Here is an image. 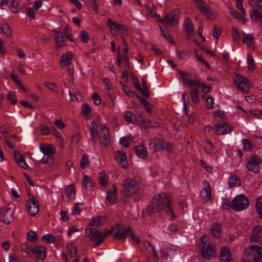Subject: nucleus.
Here are the masks:
<instances>
[{
    "label": "nucleus",
    "mask_w": 262,
    "mask_h": 262,
    "mask_svg": "<svg viewBox=\"0 0 262 262\" xmlns=\"http://www.w3.org/2000/svg\"><path fill=\"white\" fill-rule=\"evenodd\" d=\"M171 200L165 193H159L154 197L151 203L146 208L147 213L152 215L165 209L167 214H171V219H175L176 216L171 208Z\"/></svg>",
    "instance_id": "obj_1"
},
{
    "label": "nucleus",
    "mask_w": 262,
    "mask_h": 262,
    "mask_svg": "<svg viewBox=\"0 0 262 262\" xmlns=\"http://www.w3.org/2000/svg\"><path fill=\"white\" fill-rule=\"evenodd\" d=\"M243 257L246 261L253 260L254 262H261L262 249L259 247L252 245L245 249Z\"/></svg>",
    "instance_id": "obj_2"
},
{
    "label": "nucleus",
    "mask_w": 262,
    "mask_h": 262,
    "mask_svg": "<svg viewBox=\"0 0 262 262\" xmlns=\"http://www.w3.org/2000/svg\"><path fill=\"white\" fill-rule=\"evenodd\" d=\"M206 238V236L205 235L202 237L200 248L202 256L204 258L208 259L215 256V250L213 244L210 242L206 243L204 241V239Z\"/></svg>",
    "instance_id": "obj_3"
},
{
    "label": "nucleus",
    "mask_w": 262,
    "mask_h": 262,
    "mask_svg": "<svg viewBox=\"0 0 262 262\" xmlns=\"http://www.w3.org/2000/svg\"><path fill=\"white\" fill-rule=\"evenodd\" d=\"M249 205L247 198L244 194L237 195L232 201L231 208L236 211H240L247 208Z\"/></svg>",
    "instance_id": "obj_4"
},
{
    "label": "nucleus",
    "mask_w": 262,
    "mask_h": 262,
    "mask_svg": "<svg viewBox=\"0 0 262 262\" xmlns=\"http://www.w3.org/2000/svg\"><path fill=\"white\" fill-rule=\"evenodd\" d=\"M124 191L126 195L131 196L134 193H138L139 186L138 183L133 179H126L123 182Z\"/></svg>",
    "instance_id": "obj_5"
},
{
    "label": "nucleus",
    "mask_w": 262,
    "mask_h": 262,
    "mask_svg": "<svg viewBox=\"0 0 262 262\" xmlns=\"http://www.w3.org/2000/svg\"><path fill=\"white\" fill-rule=\"evenodd\" d=\"M234 82L236 86L242 92L244 93H249L250 82L247 78L237 74L236 75Z\"/></svg>",
    "instance_id": "obj_6"
},
{
    "label": "nucleus",
    "mask_w": 262,
    "mask_h": 262,
    "mask_svg": "<svg viewBox=\"0 0 262 262\" xmlns=\"http://www.w3.org/2000/svg\"><path fill=\"white\" fill-rule=\"evenodd\" d=\"M261 162V159L258 156L256 155L252 156L249 158L247 161V168L249 171L257 173L259 172V165Z\"/></svg>",
    "instance_id": "obj_7"
},
{
    "label": "nucleus",
    "mask_w": 262,
    "mask_h": 262,
    "mask_svg": "<svg viewBox=\"0 0 262 262\" xmlns=\"http://www.w3.org/2000/svg\"><path fill=\"white\" fill-rule=\"evenodd\" d=\"M26 207L29 213L32 215H35L39 211L38 201L31 194H29V199L27 202Z\"/></svg>",
    "instance_id": "obj_8"
},
{
    "label": "nucleus",
    "mask_w": 262,
    "mask_h": 262,
    "mask_svg": "<svg viewBox=\"0 0 262 262\" xmlns=\"http://www.w3.org/2000/svg\"><path fill=\"white\" fill-rule=\"evenodd\" d=\"M114 229L116 230L114 238L118 239H124L128 232L130 231V226H124L121 224H117Z\"/></svg>",
    "instance_id": "obj_9"
},
{
    "label": "nucleus",
    "mask_w": 262,
    "mask_h": 262,
    "mask_svg": "<svg viewBox=\"0 0 262 262\" xmlns=\"http://www.w3.org/2000/svg\"><path fill=\"white\" fill-rule=\"evenodd\" d=\"M13 220V211L10 208L0 209V222L10 224Z\"/></svg>",
    "instance_id": "obj_10"
},
{
    "label": "nucleus",
    "mask_w": 262,
    "mask_h": 262,
    "mask_svg": "<svg viewBox=\"0 0 262 262\" xmlns=\"http://www.w3.org/2000/svg\"><path fill=\"white\" fill-rule=\"evenodd\" d=\"M232 130L231 126L224 121H220L216 124L214 133L217 135H226Z\"/></svg>",
    "instance_id": "obj_11"
},
{
    "label": "nucleus",
    "mask_w": 262,
    "mask_h": 262,
    "mask_svg": "<svg viewBox=\"0 0 262 262\" xmlns=\"http://www.w3.org/2000/svg\"><path fill=\"white\" fill-rule=\"evenodd\" d=\"M205 187L201 191L200 195L203 200L207 202L212 200L211 188L209 183L207 181H204Z\"/></svg>",
    "instance_id": "obj_12"
},
{
    "label": "nucleus",
    "mask_w": 262,
    "mask_h": 262,
    "mask_svg": "<svg viewBox=\"0 0 262 262\" xmlns=\"http://www.w3.org/2000/svg\"><path fill=\"white\" fill-rule=\"evenodd\" d=\"M114 157L117 162L121 167L126 168L128 167L126 156L124 152L117 150L114 153Z\"/></svg>",
    "instance_id": "obj_13"
},
{
    "label": "nucleus",
    "mask_w": 262,
    "mask_h": 262,
    "mask_svg": "<svg viewBox=\"0 0 262 262\" xmlns=\"http://www.w3.org/2000/svg\"><path fill=\"white\" fill-rule=\"evenodd\" d=\"M197 8L200 11V12L205 14V15L210 19H214L216 18L217 14L214 11L212 12L208 8L204 6V3H200L196 5Z\"/></svg>",
    "instance_id": "obj_14"
},
{
    "label": "nucleus",
    "mask_w": 262,
    "mask_h": 262,
    "mask_svg": "<svg viewBox=\"0 0 262 262\" xmlns=\"http://www.w3.org/2000/svg\"><path fill=\"white\" fill-rule=\"evenodd\" d=\"M262 237V227L257 225L254 227L251 232L250 240L252 242H258Z\"/></svg>",
    "instance_id": "obj_15"
},
{
    "label": "nucleus",
    "mask_w": 262,
    "mask_h": 262,
    "mask_svg": "<svg viewBox=\"0 0 262 262\" xmlns=\"http://www.w3.org/2000/svg\"><path fill=\"white\" fill-rule=\"evenodd\" d=\"M31 252L40 259H44L46 257V248L41 245H37L31 249Z\"/></svg>",
    "instance_id": "obj_16"
},
{
    "label": "nucleus",
    "mask_w": 262,
    "mask_h": 262,
    "mask_svg": "<svg viewBox=\"0 0 262 262\" xmlns=\"http://www.w3.org/2000/svg\"><path fill=\"white\" fill-rule=\"evenodd\" d=\"M0 6L10 8L12 12L14 13L17 12L19 10L18 4L15 3L14 0H1Z\"/></svg>",
    "instance_id": "obj_17"
},
{
    "label": "nucleus",
    "mask_w": 262,
    "mask_h": 262,
    "mask_svg": "<svg viewBox=\"0 0 262 262\" xmlns=\"http://www.w3.org/2000/svg\"><path fill=\"white\" fill-rule=\"evenodd\" d=\"M106 199L111 205L116 203L117 200V190L114 185L113 186L112 188L107 190Z\"/></svg>",
    "instance_id": "obj_18"
},
{
    "label": "nucleus",
    "mask_w": 262,
    "mask_h": 262,
    "mask_svg": "<svg viewBox=\"0 0 262 262\" xmlns=\"http://www.w3.org/2000/svg\"><path fill=\"white\" fill-rule=\"evenodd\" d=\"M104 236H103L101 233L98 230H95V231L92 234L90 240L92 242L95 243L94 247L99 246L101 243L104 241Z\"/></svg>",
    "instance_id": "obj_19"
},
{
    "label": "nucleus",
    "mask_w": 262,
    "mask_h": 262,
    "mask_svg": "<svg viewBox=\"0 0 262 262\" xmlns=\"http://www.w3.org/2000/svg\"><path fill=\"white\" fill-rule=\"evenodd\" d=\"M161 23H163L166 25H175L178 23V16L175 14H167L163 19H161Z\"/></svg>",
    "instance_id": "obj_20"
},
{
    "label": "nucleus",
    "mask_w": 262,
    "mask_h": 262,
    "mask_svg": "<svg viewBox=\"0 0 262 262\" xmlns=\"http://www.w3.org/2000/svg\"><path fill=\"white\" fill-rule=\"evenodd\" d=\"M163 139L158 138H152L149 141V146L150 149L154 152L161 150V146Z\"/></svg>",
    "instance_id": "obj_21"
},
{
    "label": "nucleus",
    "mask_w": 262,
    "mask_h": 262,
    "mask_svg": "<svg viewBox=\"0 0 262 262\" xmlns=\"http://www.w3.org/2000/svg\"><path fill=\"white\" fill-rule=\"evenodd\" d=\"M81 183L86 190L91 189L95 185L93 179L87 175L83 176L81 180Z\"/></svg>",
    "instance_id": "obj_22"
},
{
    "label": "nucleus",
    "mask_w": 262,
    "mask_h": 262,
    "mask_svg": "<svg viewBox=\"0 0 262 262\" xmlns=\"http://www.w3.org/2000/svg\"><path fill=\"white\" fill-rule=\"evenodd\" d=\"M220 257L222 262H230L231 261V254L229 249L226 247H223L220 250Z\"/></svg>",
    "instance_id": "obj_23"
},
{
    "label": "nucleus",
    "mask_w": 262,
    "mask_h": 262,
    "mask_svg": "<svg viewBox=\"0 0 262 262\" xmlns=\"http://www.w3.org/2000/svg\"><path fill=\"white\" fill-rule=\"evenodd\" d=\"M106 217L104 216H99L91 219L89 225L90 226H100L104 224L106 222Z\"/></svg>",
    "instance_id": "obj_24"
},
{
    "label": "nucleus",
    "mask_w": 262,
    "mask_h": 262,
    "mask_svg": "<svg viewBox=\"0 0 262 262\" xmlns=\"http://www.w3.org/2000/svg\"><path fill=\"white\" fill-rule=\"evenodd\" d=\"M40 150L45 156H48V157H50L55 152V149L52 144L41 145Z\"/></svg>",
    "instance_id": "obj_25"
},
{
    "label": "nucleus",
    "mask_w": 262,
    "mask_h": 262,
    "mask_svg": "<svg viewBox=\"0 0 262 262\" xmlns=\"http://www.w3.org/2000/svg\"><path fill=\"white\" fill-rule=\"evenodd\" d=\"M72 54L71 52H68L62 55L61 58V64L62 68L67 67L71 63Z\"/></svg>",
    "instance_id": "obj_26"
},
{
    "label": "nucleus",
    "mask_w": 262,
    "mask_h": 262,
    "mask_svg": "<svg viewBox=\"0 0 262 262\" xmlns=\"http://www.w3.org/2000/svg\"><path fill=\"white\" fill-rule=\"evenodd\" d=\"M135 148L136 154L139 158H144L147 155L146 148L143 144L137 145Z\"/></svg>",
    "instance_id": "obj_27"
},
{
    "label": "nucleus",
    "mask_w": 262,
    "mask_h": 262,
    "mask_svg": "<svg viewBox=\"0 0 262 262\" xmlns=\"http://www.w3.org/2000/svg\"><path fill=\"white\" fill-rule=\"evenodd\" d=\"M184 27L187 34L190 36L192 35L193 33V26L190 19L189 18H185Z\"/></svg>",
    "instance_id": "obj_28"
},
{
    "label": "nucleus",
    "mask_w": 262,
    "mask_h": 262,
    "mask_svg": "<svg viewBox=\"0 0 262 262\" xmlns=\"http://www.w3.org/2000/svg\"><path fill=\"white\" fill-rule=\"evenodd\" d=\"M100 139V143L104 147H107L110 142V137L108 135V129H104V133Z\"/></svg>",
    "instance_id": "obj_29"
},
{
    "label": "nucleus",
    "mask_w": 262,
    "mask_h": 262,
    "mask_svg": "<svg viewBox=\"0 0 262 262\" xmlns=\"http://www.w3.org/2000/svg\"><path fill=\"white\" fill-rule=\"evenodd\" d=\"M14 158L16 163L23 168H27V164L25 162L24 158L20 154L14 152Z\"/></svg>",
    "instance_id": "obj_30"
},
{
    "label": "nucleus",
    "mask_w": 262,
    "mask_h": 262,
    "mask_svg": "<svg viewBox=\"0 0 262 262\" xmlns=\"http://www.w3.org/2000/svg\"><path fill=\"white\" fill-rule=\"evenodd\" d=\"M212 233L215 238H219L222 235L221 225L213 224L211 227Z\"/></svg>",
    "instance_id": "obj_31"
},
{
    "label": "nucleus",
    "mask_w": 262,
    "mask_h": 262,
    "mask_svg": "<svg viewBox=\"0 0 262 262\" xmlns=\"http://www.w3.org/2000/svg\"><path fill=\"white\" fill-rule=\"evenodd\" d=\"M185 84L189 88L194 86L196 89L200 88L203 85L197 78L194 77L188 79Z\"/></svg>",
    "instance_id": "obj_32"
},
{
    "label": "nucleus",
    "mask_w": 262,
    "mask_h": 262,
    "mask_svg": "<svg viewBox=\"0 0 262 262\" xmlns=\"http://www.w3.org/2000/svg\"><path fill=\"white\" fill-rule=\"evenodd\" d=\"M255 210L259 217L262 219V195L258 197L256 200Z\"/></svg>",
    "instance_id": "obj_33"
},
{
    "label": "nucleus",
    "mask_w": 262,
    "mask_h": 262,
    "mask_svg": "<svg viewBox=\"0 0 262 262\" xmlns=\"http://www.w3.org/2000/svg\"><path fill=\"white\" fill-rule=\"evenodd\" d=\"M55 40L58 47H63L65 45L63 40V35L60 31H55Z\"/></svg>",
    "instance_id": "obj_34"
},
{
    "label": "nucleus",
    "mask_w": 262,
    "mask_h": 262,
    "mask_svg": "<svg viewBox=\"0 0 262 262\" xmlns=\"http://www.w3.org/2000/svg\"><path fill=\"white\" fill-rule=\"evenodd\" d=\"M229 12L234 18L238 19L239 21L243 23L245 22V18L244 17L245 13H243L242 11L241 13H238L234 9H230Z\"/></svg>",
    "instance_id": "obj_35"
},
{
    "label": "nucleus",
    "mask_w": 262,
    "mask_h": 262,
    "mask_svg": "<svg viewBox=\"0 0 262 262\" xmlns=\"http://www.w3.org/2000/svg\"><path fill=\"white\" fill-rule=\"evenodd\" d=\"M240 179L238 176L236 175L231 176L229 178V186L233 187L240 185Z\"/></svg>",
    "instance_id": "obj_36"
},
{
    "label": "nucleus",
    "mask_w": 262,
    "mask_h": 262,
    "mask_svg": "<svg viewBox=\"0 0 262 262\" xmlns=\"http://www.w3.org/2000/svg\"><path fill=\"white\" fill-rule=\"evenodd\" d=\"M243 41L248 48H252L254 45V37L251 34H244Z\"/></svg>",
    "instance_id": "obj_37"
},
{
    "label": "nucleus",
    "mask_w": 262,
    "mask_h": 262,
    "mask_svg": "<svg viewBox=\"0 0 262 262\" xmlns=\"http://www.w3.org/2000/svg\"><path fill=\"white\" fill-rule=\"evenodd\" d=\"M144 246L145 248L148 251L149 254H152L154 257H157V252L154 248L151 246L148 241H146L144 243Z\"/></svg>",
    "instance_id": "obj_38"
},
{
    "label": "nucleus",
    "mask_w": 262,
    "mask_h": 262,
    "mask_svg": "<svg viewBox=\"0 0 262 262\" xmlns=\"http://www.w3.org/2000/svg\"><path fill=\"white\" fill-rule=\"evenodd\" d=\"M1 30L7 36L10 37L12 35V32L10 27L7 24H3L1 26Z\"/></svg>",
    "instance_id": "obj_39"
},
{
    "label": "nucleus",
    "mask_w": 262,
    "mask_h": 262,
    "mask_svg": "<svg viewBox=\"0 0 262 262\" xmlns=\"http://www.w3.org/2000/svg\"><path fill=\"white\" fill-rule=\"evenodd\" d=\"M248 69L249 71H253L255 69L254 60L251 55L247 54Z\"/></svg>",
    "instance_id": "obj_40"
},
{
    "label": "nucleus",
    "mask_w": 262,
    "mask_h": 262,
    "mask_svg": "<svg viewBox=\"0 0 262 262\" xmlns=\"http://www.w3.org/2000/svg\"><path fill=\"white\" fill-rule=\"evenodd\" d=\"M124 118L126 121L129 123H134L136 121V117L130 111H128L125 113Z\"/></svg>",
    "instance_id": "obj_41"
},
{
    "label": "nucleus",
    "mask_w": 262,
    "mask_h": 262,
    "mask_svg": "<svg viewBox=\"0 0 262 262\" xmlns=\"http://www.w3.org/2000/svg\"><path fill=\"white\" fill-rule=\"evenodd\" d=\"M66 194L69 198H73L75 194V186L73 184H70L66 187Z\"/></svg>",
    "instance_id": "obj_42"
},
{
    "label": "nucleus",
    "mask_w": 262,
    "mask_h": 262,
    "mask_svg": "<svg viewBox=\"0 0 262 262\" xmlns=\"http://www.w3.org/2000/svg\"><path fill=\"white\" fill-rule=\"evenodd\" d=\"M190 94L192 101L194 102L198 103L199 101V92L196 88L192 89L190 92Z\"/></svg>",
    "instance_id": "obj_43"
},
{
    "label": "nucleus",
    "mask_w": 262,
    "mask_h": 262,
    "mask_svg": "<svg viewBox=\"0 0 262 262\" xmlns=\"http://www.w3.org/2000/svg\"><path fill=\"white\" fill-rule=\"evenodd\" d=\"M244 149L246 151H250L253 149V145L251 141L247 139L242 140Z\"/></svg>",
    "instance_id": "obj_44"
},
{
    "label": "nucleus",
    "mask_w": 262,
    "mask_h": 262,
    "mask_svg": "<svg viewBox=\"0 0 262 262\" xmlns=\"http://www.w3.org/2000/svg\"><path fill=\"white\" fill-rule=\"evenodd\" d=\"M42 241H45L48 243H54L56 241V238L51 234H47L42 237Z\"/></svg>",
    "instance_id": "obj_45"
},
{
    "label": "nucleus",
    "mask_w": 262,
    "mask_h": 262,
    "mask_svg": "<svg viewBox=\"0 0 262 262\" xmlns=\"http://www.w3.org/2000/svg\"><path fill=\"white\" fill-rule=\"evenodd\" d=\"M80 206H82V203H77L72 208V215H79L81 211V208Z\"/></svg>",
    "instance_id": "obj_46"
},
{
    "label": "nucleus",
    "mask_w": 262,
    "mask_h": 262,
    "mask_svg": "<svg viewBox=\"0 0 262 262\" xmlns=\"http://www.w3.org/2000/svg\"><path fill=\"white\" fill-rule=\"evenodd\" d=\"M250 16L256 20L260 18L262 19V14L256 9H253L250 11Z\"/></svg>",
    "instance_id": "obj_47"
},
{
    "label": "nucleus",
    "mask_w": 262,
    "mask_h": 262,
    "mask_svg": "<svg viewBox=\"0 0 262 262\" xmlns=\"http://www.w3.org/2000/svg\"><path fill=\"white\" fill-rule=\"evenodd\" d=\"M16 95L15 92L13 91H9L7 95V97L13 104H15L17 102V100L15 99Z\"/></svg>",
    "instance_id": "obj_48"
},
{
    "label": "nucleus",
    "mask_w": 262,
    "mask_h": 262,
    "mask_svg": "<svg viewBox=\"0 0 262 262\" xmlns=\"http://www.w3.org/2000/svg\"><path fill=\"white\" fill-rule=\"evenodd\" d=\"M99 182L101 186H106L107 183V178L104 172H101L100 173Z\"/></svg>",
    "instance_id": "obj_49"
},
{
    "label": "nucleus",
    "mask_w": 262,
    "mask_h": 262,
    "mask_svg": "<svg viewBox=\"0 0 262 262\" xmlns=\"http://www.w3.org/2000/svg\"><path fill=\"white\" fill-rule=\"evenodd\" d=\"M161 150H164L168 152H170L172 150V148L171 145L169 143L167 142L166 141L163 140L162 146H161Z\"/></svg>",
    "instance_id": "obj_50"
},
{
    "label": "nucleus",
    "mask_w": 262,
    "mask_h": 262,
    "mask_svg": "<svg viewBox=\"0 0 262 262\" xmlns=\"http://www.w3.org/2000/svg\"><path fill=\"white\" fill-rule=\"evenodd\" d=\"M249 4L253 7V9H256L258 11H260L262 12V6L257 0H250Z\"/></svg>",
    "instance_id": "obj_51"
},
{
    "label": "nucleus",
    "mask_w": 262,
    "mask_h": 262,
    "mask_svg": "<svg viewBox=\"0 0 262 262\" xmlns=\"http://www.w3.org/2000/svg\"><path fill=\"white\" fill-rule=\"evenodd\" d=\"M91 112V107L90 106L87 104H84L82 105L81 107V114L83 116H85L86 117L88 116Z\"/></svg>",
    "instance_id": "obj_52"
},
{
    "label": "nucleus",
    "mask_w": 262,
    "mask_h": 262,
    "mask_svg": "<svg viewBox=\"0 0 262 262\" xmlns=\"http://www.w3.org/2000/svg\"><path fill=\"white\" fill-rule=\"evenodd\" d=\"M44 86L47 87L49 90H51L53 92H57V86L55 83L53 82H45Z\"/></svg>",
    "instance_id": "obj_53"
},
{
    "label": "nucleus",
    "mask_w": 262,
    "mask_h": 262,
    "mask_svg": "<svg viewBox=\"0 0 262 262\" xmlns=\"http://www.w3.org/2000/svg\"><path fill=\"white\" fill-rule=\"evenodd\" d=\"M80 38L81 41L84 43H88L90 39L88 33L84 30L81 31Z\"/></svg>",
    "instance_id": "obj_54"
},
{
    "label": "nucleus",
    "mask_w": 262,
    "mask_h": 262,
    "mask_svg": "<svg viewBox=\"0 0 262 262\" xmlns=\"http://www.w3.org/2000/svg\"><path fill=\"white\" fill-rule=\"evenodd\" d=\"M179 73L181 77L182 81L185 84L188 80L189 74L185 71H180Z\"/></svg>",
    "instance_id": "obj_55"
},
{
    "label": "nucleus",
    "mask_w": 262,
    "mask_h": 262,
    "mask_svg": "<svg viewBox=\"0 0 262 262\" xmlns=\"http://www.w3.org/2000/svg\"><path fill=\"white\" fill-rule=\"evenodd\" d=\"M89 165V160L85 155H83L82 156L80 161V166L82 168L87 167Z\"/></svg>",
    "instance_id": "obj_56"
},
{
    "label": "nucleus",
    "mask_w": 262,
    "mask_h": 262,
    "mask_svg": "<svg viewBox=\"0 0 262 262\" xmlns=\"http://www.w3.org/2000/svg\"><path fill=\"white\" fill-rule=\"evenodd\" d=\"M67 249L70 253L71 257H74L76 255L77 252V249L72 244H69L67 245Z\"/></svg>",
    "instance_id": "obj_57"
},
{
    "label": "nucleus",
    "mask_w": 262,
    "mask_h": 262,
    "mask_svg": "<svg viewBox=\"0 0 262 262\" xmlns=\"http://www.w3.org/2000/svg\"><path fill=\"white\" fill-rule=\"evenodd\" d=\"M221 29L220 27H217L216 26H214L213 30V36L216 39V40L219 39L221 34Z\"/></svg>",
    "instance_id": "obj_58"
},
{
    "label": "nucleus",
    "mask_w": 262,
    "mask_h": 262,
    "mask_svg": "<svg viewBox=\"0 0 262 262\" xmlns=\"http://www.w3.org/2000/svg\"><path fill=\"white\" fill-rule=\"evenodd\" d=\"M27 237L29 241L34 242L37 240V235L34 231H30L28 232Z\"/></svg>",
    "instance_id": "obj_59"
},
{
    "label": "nucleus",
    "mask_w": 262,
    "mask_h": 262,
    "mask_svg": "<svg viewBox=\"0 0 262 262\" xmlns=\"http://www.w3.org/2000/svg\"><path fill=\"white\" fill-rule=\"evenodd\" d=\"M123 89L125 94L130 97H133L136 94L135 92H133L130 90L128 88L126 87L124 85H122Z\"/></svg>",
    "instance_id": "obj_60"
},
{
    "label": "nucleus",
    "mask_w": 262,
    "mask_h": 262,
    "mask_svg": "<svg viewBox=\"0 0 262 262\" xmlns=\"http://www.w3.org/2000/svg\"><path fill=\"white\" fill-rule=\"evenodd\" d=\"M250 113L254 117L262 119V110H252Z\"/></svg>",
    "instance_id": "obj_61"
},
{
    "label": "nucleus",
    "mask_w": 262,
    "mask_h": 262,
    "mask_svg": "<svg viewBox=\"0 0 262 262\" xmlns=\"http://www.w3.org/2000/svg\"><path fill=\"white\" fill-rule=\"evenodd\" d=\"M232 36L234 41H237L239 39V34L237 29L233 27L232 28Z\"/></svg>",
    "instance_id": "obj_62"
},
{
    "label": "nucleus",
    "mask_w": 262,
    "mask_h": 262,
    "mask_svg": "<svg viewBox=\"0 0 262 262\" xmlns=\"http://www.w3.org/2000/svg\"><path fill=\"white\" fill-rule=\"evenodd\" d=\"M128 235L132 238V239L137 244H140V241L138 236H136L135 233L132 231L130 228V231L128 232Z\"/></svg>",
    "instance_id": "obj_63"
},
{
    "label": "nucleus",
    "mask_w": 262,
    "mask_h": 262,
    "mask_svg": "<svg viewBox=\"0 0 262 262\" xmlns=\"http://www.w3.org/2000/svg\"><path fill=\"white\" fill-rule=\"evenodd\" d=\"M207 104L206 107L208 109H211L213 107L214 105V100L213 97L209 96L207 98Z\"/></svg>",
    "instance_id": "obj_64"
}]
</instances>
